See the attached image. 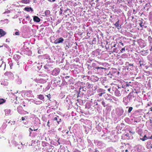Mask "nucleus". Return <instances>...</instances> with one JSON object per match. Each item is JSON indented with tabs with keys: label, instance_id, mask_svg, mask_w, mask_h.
<instances>
[{
	"label": "nucleus",
	"instance_id": "nucleus-7",
	"mask_svg": "<svg viewBox=\"0 0 152 152\" xmlns=\"http://www.w3.org/2000/svg\"><path fill=\"white\" fill-rule=\"evenodd\" d=\"M38 99H39L42 100H44V97L43 95L39 94L38 95Z\"/></svg>",
	"mask_w": 152,
	"mask_h": 152
},
{
	"label": "nucleus",
	"instance_id": "nucleus-38",
	"mask_svg": "<svg viewBox=\"0 0 152 152\" xmlns=\"http://www.w3.org/2000/svg\"><path fill=\"white\" fill-rule=\"evenodd\" d=\"M150 111H152V107H151V108H150Z\"/></svg>",
	"mask_w": 152,
	"mask_h": 152
},
{
	"label": "nucleus",
	"instance_id": "nucleus-40",
	"mask_svg": "<svg viewBox=\"0 0 152 152\" xmlns=\"http://www.w3.org/2000/svg\"><path fill=\"white\" fill-rule=\"evenodd\" d=\"M126 136H129V134H126Z\"/></svg>",
	"mask_w": 152,
	"mask_h": 152
},
{
	"label": "nucleus",
	"instance_id": "nucleus-6",
	"mask_svg": "<svg viewBox=\"0 0 152 152\" xmlns=\"http://www.w3.org/2000/svg\"><path fill=\"white\" fill-rule=\"evenodd\" d=\"M121 92H120V91H119V90H116V91H115V92L116 96H120L121 95Z\"/></svg>",
	"mask_w": 152,
	"mask_h": 152
},
{
	"label": "nucleus",
	"instance_id": "nucleus-21",
	"mask_svg": "<svg viewBox=\"0 0 152 152\" xmlns=\"http://www.w3.org/2000/svg\"><path fill=\"white\" fill-rule=\"evenodd\" d=\"M142 22L141 21L140 23H139V25L141 27H142L143 25H142Z\"/></svg>",
	"mask_w": 152,
	"mask_h": 152
},
{
	"label": "nucleus",
	"instance_id": "nucleus-4",
	"mask_svg": "<svg viewBox=\"0 0 152 152\" xmlns=\"http://www.w3.org/2000/svg\"><path fill=\"white\" fill-rule=\"evenodd\" d=\"M33 20L34 22H39L40 21V19L37 16H34L33 18Z\"/></svg>",
	"mask_w": 152,
	"mask_h": 152
},
{
	"label": "nucleus",
	"instance_id": "nucleus-33",
	"mask_svg": "<svg viewBox=\"0 0 152 152\" xmlns=\"http://www.w3.org/2000/svg\"><path fill=\"white\" fill-rule=\"evenodd\" d=\"M123 50H124V48H123L121 49V52H122Z\"/></svg>",
	"mask_w": 152,
	"mask_h": 152
},
{
	"label": "nucleus",
	"instance_id": "nucleus-27",
	"mask_svg": "<svg viewBox=\"0 0 152 152\" xmlns=\"http://www.w3.org/2000/svg\"><path fill=\"white\" fill-rule=\"evenodd\" d=\"M25 119V118L24 117H22L21 118V120L22 121H24Z\"/></svg>",
	"mask_w": 152,
	"mask_h": 152
},
{
	"label": "nucleus",
	"instance_id": "nucleus-5",
	"mask_svg": "<svg viewBox=\"0 0 152 152\" xmlns=\"http://www.w3.org/2000/svg\"><path fill=\"white\" fill-rule=\"evenodd\" d=\"M118 89L117 90H119L120 92L122 93L123 91V89H122L124 88L123 85H122V86H121V85H118Z\"/></svg>",
	"mask_w": 152,
	"mask_h": 152
},
{
	"label": "nucleus",
	"instance_id": "nucleus-11",
	"mask_svg": "<svg viewBox=\"0 0 152 152\" xmlns=\"http://www.w3.org/2000/svg\"><path fill=\"white\" fill-rule=\"evenodd\" d=\"M130 69L131 70L133 69V64L131 65L130 64H129L128 67L127 68V69Z\"/></svg>",
	"mask_w": 152,
	"mask_h": 152
},
{
	"label": "nucleus",
	"instance_id": "nucleus-19",
	"mask_svg": "<svg viewBox=\"0 0 152 152\" xmlns=\"http://www.w3.org/2000/svg\"><path fill=\"white\" fill-rule=\"evenodd\" d=\"M61 122V119H58V121H57V123L58 124H59V123L60 122Z\"/></svg>",
	"mask_w": 152,
	"mask_h": 152
},
{
	"label": "nucleus",
	"instance_id": "nucleus-45",
	"mask_svg": "<svg viewBox=\"0 0 152 152\" xmlns=\"http://www.w3.org/2000/svg\"><path fill=\"white\" fill-rule=\"evenodd\" d=\"M148 106H149V104H148Z\"/></svg>",
	"mask_w": 152,
	"mask_h": 152
},
{
	"label": "nucleus",
	"instance_id": "nucleus-17",
	"mask_svg": "<svg viewBox=\"0 0 152 152\" xmlns=\"http://www.w3.org/2000/svg\"><path fill=\"white\" fill-rule=\"evenodd\" d=\"M118 23L119 20H118L115 24V25L116 27H118Z\"/></svg>",
	"mask_w": 152,
	"mask_h": 152
},
{
	"label": "nucleus",
	"instance_id": "nucleus-18",
	"mask_svg": "<svg viewBox=\"0 0 152 152\" xmlns=\"http://www.w3.org/2000/svg\"><path fill=\"white\" fill-rule=\"evenodd\" d=\"M102 104L104 107H105V106H106V104L105 103L104 101H103L102 102Z\"/></svg>",
	"mask_w": 152,
	"mask_h": 152
},
{
	"label": "nucleus",
	"instance_id": "nucleus-36",
	"mask_svg": "<svg viewBox=\"0 0 152 152\" xmlns=\"http://www.w3.org/2000/svg\"><path fill=\"white\" fill-rule=\"evenodd\" d=\"M111 85H115V84H114V83H111Z\"/></svg>",
	"mask_w": 152,
	"mask_h": 152
},
{
	"label": "nucleus",
	"instance_id": "nucleus-43",
	"mask_svg": "<svg viewBox=\"0 0 152 152\" xmlns=\"http://www.w3.org/2000/svg\"><path fill=\"white\" fill-rule=\"evenodd\" d=\"M23 106L24 107H25L26 106V105H25L24 104V105H23Z\"/></svg>",
	"mask_w": 152,
	"mask_h": 152
},
{
	"label": "nucleus",
	"instance_id": "nucleus-32",
	"mask_svg": "<svg viewBox=\"0 0 152 152\" xmlns=\"http://www.w3.org/2000/svg\"><path fill=\"white\" fill-rule=\"evenodd\" d=\"M110 89H110V88H109L108 89V91H109V92H110Z\"/></svg>",
	"mask_w": 152,
	"mask_h": 152
},
{
	"label": "nucleus",
	"instance_id": "nucleus-12",
	"mask_svg": "<svg viewBox=\"0 0 152 152\" xmlns=\"http://www.w3.org/2000/svg\"><path fill=\"white\" fill-rule=\"evenodd\" d=\"M93 77L94 78L95 81H97L99 80V78L97 76H94Z\"/></svg>",
	"mask_w": 152,
	"mask_h": 152
},
{
	"label": "nucleus",
	"instance_id": "nucleus-25",
	"mask_svg": "<svg viewBox=\"0 0 152 152\" xmlns=\"http://www.w3.org/2000/svg\"><path fill=\"white\" fill-rule=\"evenodd\" d=\"M96 64L94 63H93L92 64V66L93 67H94L95 66V65H96Z\"/></svg>",
	"mask_w": 152,
	"mask_h": 152
},
{
	"label": "nucleus",
	"instance_id": "nucleus-44",
	"mask_svg": "<svg viewBox=\"0 0 152 152\" xmlns=\"http://www.w3.org/2000/svg\"><path fill=\"white\" fill-rule=\"evenodd\" d=\"M30 134H31V133L30 131Z\"/></svg>",
	"mask_w": 152,
	"mask_h": 152
},
{
	"label": "nucleus",
	"instance_id": "nucleus-28",
	"mask_svg": "<svg viewBox=\"0 0 152 152\" xmlns=\"http://www.w3.org/2000/svg\"><path fill=\"white\" fill-rule=\"evenodd\" d=\"M26 19H27L29 18V16H27L26 17Z\"/></svg>",
	"mask_w": 152,
	"mask_h": 152
},
{
	"label": "nucleus",
	"instance_id": "nucleus-31",
	"mask_svg": "<svg viewBox=\"0 0 152 152\" xmlns=\"http://www.w3.org/2000/svg\"><path fill=\"white\" fill-rule=\"evenodd\" d=\"M69 9L68 8H67V9L64 10L65 12H66Z\"/></svg>",
	"mask_w": 152,
	"mask_h": 152
},
{
	"label": "nucleus",
	"instance_id": "nucleus-35",
	"mask_svg": "<svg viewBox=\"0 0 152 152\" xmlns=\"http://www.w3.org/2000/svg\"><path fill=\"white\" fill-rule=\"evenodd\" d=\"M37 129H34L33 130H34V131H37Z\"/></svg>",
	"mask_w": 152,
	"mask_h": 152
},
{
	"label": "nucleus",
	"instance_id": "nucleus-42",
	"mask_svg": "<svg viewBox=\"0 0 152 152\" xmlns=\"http://www.w3.org/2000/svg\"><path fill=\"white\" fill-rule=\"evenodd\" d=\"M63 75H65V74H64H64H63Z\"/></svg>",
	"mask_w": 152,
	"mask_h": 152
},
{
	"label": "nucleus",
	"instance_id": "nucleus-41",
	"mask_svg": "<svg viewBox=\"0 0 152 152\" xmlns=\"http://www.w3.org/2000/svg\"><path fill=\"white\" fill-rule=\"evenodd\" d=\"M117 73H118V74H119V72H117Z\"/></svg>",
	"mask_w": 152,
	"mask_h": 152
},
{
	"label": "nucleus",
	"instance_id": "nucleus-30",
	"mask_svg": "<svg viewBox=\"0 0 152 152\" xmlns=\"http://www.w3.org/2000/svg\"><path fill=\"white\" fill-rule=\"evenodd\" d=\"M29 130H30L31 131H32L33 130L31 128H29Z\"/></svg>",
	"mask_w": 152,
	"mask_h": 152
},
{
	"label": "nucleus",
	"instance_id": "nucleus-24",
	"mask_svg": "<svg viewBox=\"0 0 152 152\" xmlns=\"http://www.w3.org/2000/svg\"><path fill=\"white\" fill-rule=\"evenodd\" d=\"M116 89V88L115 87V88H114V87H113L112 88V89L113 90V91H115V89Z\"/></svg>",
	"mask_w": 152,
	"mask_h": 152
},
{
	"label": "nucleus",
	"instance_id": "nucleus-3",
	"mask_svg": "<svg viewBox=\"0 0 152 152\" xmlns=\"http://www.w3.org/2000/svg\"><path fill=\"white\" fill-rule=\"evenodd\" d=\"M6 34V32L2 29L0 28V37L4 36Z\"/></svg>",
	"mask_w": 152,
	"mask_h": 152
},
{
	"label": "nucleus",
	"instance_id": "nucleus-37",
	"mask_svg": "<svg viewBox=\"0 0 152 152\" xmlns=\"http://www.w3.org/2000/svg\"><path fill=\"white\" fill-rule=\"evenodd\" d=\"M108 86H105V88H108Z\"/></svg>",
	"mask_w": 152,
	"mask_h": 152
},
{
	"label": "nucleus",
	"instance_id": "nucleus-8",
	"mask_svg": "<svg viewBox=\"0 0 152 152\" xmlns=\"http://www.w3.org/2000/svg\"><path fill=\"white\" fill-rule=\"evenodd\" d=\"M24 10L26 11L27 12H30V11H32L33 10L31 8V7H25L24 8Z\"/></svg>",
	"mask_w": 152,
	"mask_h": 152
},
{
	"label": "nucleus",
	"instance_id": "nucleus-26",
	"mask_svg": "<svg viewBox=\"0 0 152 152\" xmlns=\"http://www.w3.org/2000/svg\"><path fill=\"white\" fill-rule=\"evenodd\" d=\"M47 126H48V127H50L49 125V120L47 123Z\"/></svg>",
	"mask_w": 152,
	"mask_h": 152
},
{
	"label": "nucleus",
	"instance_id": "nucleus-23",
	"mask_svg": "<svg viewBox=\"0 0 152 152\" xmlns=\"http://www.w3.org/2000/svg\"><path fill=\"white\" fill-rule=\"evenodd\" d=\"M58 119L57 118V117H55L53 118L54 120L56 121H58Z\"/></svg>",
	"mask_w": 152,
	"mask_h": 152
},
{
	"label": "nucleus",
	"instance_id": "nucleus-22",
	"mask_svg": "<svg viewBox=\"0 0 152 152\" xmlns=\"http://www.w3.org/2000/svg\"><path fill=\"white\" fill-rule=\"evenodd\" d=\"M100 93L98 94V96H102V94L104 93Z\"/></svg>",
	"mask_w": 152,
	"mask_h": 152
},
{
	"label": "nucleus",
	"instance_id": "nucleus-16",
	"mask_svg": "<svg viewBox=\"0 0 152 152\" xmlns=\"http://www.w3.org/2000/svg\"><path fill=\"white\" fill-rule=\"evenodd\" d=\"M46 96L48 98V99L49 100H50V99L51 98L50 94H48V95H46Z\"/></svg>",
	"mask_w": 152,
	"mask_h": 152
},
{
	"label": "nucleus",
	"instance_id": "nucleus-9",
	"mask_svg": "<svg viewBox=\"0 0 152 152\" xmlns=\"http://www.w3.org/2000/svg\"><path fill=\"white\" fill-rule=\"evenodd\" d=\"M6 100L0 98V104H2L3 103H5L6 102Z\"/></svg>",
	"mask_w": 152,
	"mask_h": 152
},
{
	"label": "nucleus",
	"instance_id": "nucleus-2",
	"mask_svg": "<svg viewBox=\"0 0 152 152\" xmlns=\"http://www.w3.org/2000/svg\"><path fill=\"white\" fill-rule=\"evenodd\" d=\"M64 41V39L62 37H60L59 38L56 39L54 41V43L55 44H57L62 42Z\"/></svg>",
	"mask_w": 152,
	"mask_h": 152
},
{
	"label": "nucleus",
	"instance_id": "nucleus-20",
	"mask_svg": "<svg viewBox=\"0 0 152 152\" xmlns=\"http://www.w3.org/2000/svg\"><path fill=\"white\" fill-rule=\"evenodd\" d=\"M15 34L16 35H19L20 34L18 31H16L15 33Z\"/></svg>",
	"mask_w": 152,
	"mask_h": 152
},
{
	"label": "nucleus",
	"instance_id": "nucleus-1",
	"mask_svg": "<svg viewBox=\"0 0 152 152\" xmlns=\"http://www.w3.org/2000/svg\"><path fill=\"white\" fill-rule=\"evenodd\" d=\"M60 70L59 68H56L53 71L51 74L53 75L56 76L59 74Z\"/></svg>",
	"mask_w": 152,
	"mask_h": 152
},
{
	"label": "nucleus",
	"instance_id": "nucleus-34",
	"mask_svg": "<svg viewBox=\"0 0 152 152\" xmlns=\"http://www.w3.org/2000/svg\"><path fill=\"white\" fill-rule=\"evenodd\" d=\"M126 85L127 86H128V85H127V84L126 83H124V85ZM124 86H125L124 85Z\"/></svg>",
	"mask_w": 152,
	"mask_h": 152
},
{
	"label": "nucleus",
	"instance_id": "nucleus-39",
	"mask_svg": "<svg viewBox=\"0 0 152 152\" xmlns=\"http://www.w3.org/2000/svg\"><path fill=\"white\" fill-rule=\"evenodd\" d=\"M148 4H146L145 5V7H146V6L147 7L148 6Z\"/></svg>",
	"mask_w": 152,
	"mask_h": 152
},
{
	"label": "nucleus",
	"instance_id": "nucleus-15",
	"mask_svg": "<svg viewBox=\"0 0 152 152\" xmlns=\"http://www.w3.org/2000/svg\"><path fill=\"white\" fill-rule=\"evenodd\" d=\"M12 74V73L9 72H7L5 73L4 75H9Z\"/></svg>",
	"mask_w": 152,
	"mask_h": 152
},
{
	"label": "nucleus",
	"instance_id": "nucleus-10",
	"mask_svg": "<svg viewBox=\"0 0 152 152\" xmlns=\"http://www.w3.org/2000/svg\"><path fill=\"white\" fill-rule=\"evenodd\" d=\"M148 138L147 137L146 135H145L144 136L142 137V138H141L140 139L142 140V141H144L145 140H147L148 139Z\"/></svg>",
	"mask_w": 152,
	"mask_h": 152
},
{
	"label": "nucleus",
	"instance_id": "nucleus-13",
	"mask_svg": "<svg viewBox=\"0 0 152 152\" xmlns=\"http://www.w3.org/2000/svg\"><path fill=\"white\" fill-rule=\"evenodd\" d=\"M95 69L98 70L99 69H104L105 68L103 67H95Z\"/></svg>",
	"mask_w": 152,
	"mask_h": 152
},
{
	"label": "nucleus",
	"instance_id": "nucleus-29",
	"mask_svg": "<svg viewBox=\"0 0 152 152\" xmlns=\"http://www.w3.org/2000/svg\"><path fill=\"white\" fill-rule=\"evenodd\" d=\"M70 77L69 76H66L65 77L66 79H67Z\"/></svg>",
	"mask_w": 152,
	"mask_h": 152
},
{
	"label": "nucleus",
	"instance_id": "nucleus-14",
	"mask_svg": "<svg viewBox=\"0 0 152 152\" xmlns=\"http://www.w3.org/2000/svg\"><path fill=\"white\" fill-rule=\"evenodd\" d=\"M132 109H133V108L132 107H129V110H128V112L129 113H130L132 111Z\"/></svg>",
	"mask_w": 152,
	"mask_h": 152
}]
</instances>
